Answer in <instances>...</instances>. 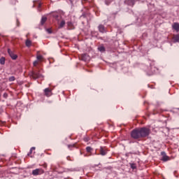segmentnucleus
Returning a JSON list of instances; mask_svg holds the SVG:
<instances>
[{
  "label": "nucleus",
  "mask_w": 179,
  "mask_h": 179,
  "mask_svg": "<svg viewBox=\"0 0 179 179\" xmlns=\"http://www.w3.org/2000/svg\"><path fill=\"white\" fill-rule=\"evenodd\" d=\"M150 134V129L142 127L140 129H134L131 132V136L133 139H141V138H146Z\"/></svg>",
  "instance_id": "nucleus-1"
},
{
  "label": "nucleus",
  "mask_w": 179,
  "mask_h": 179,
  "mask_svg": "<svg viewBox=\"0 0 179 179\" xmlns=\"http://www.w3.org/2000/svg\"><path fill=\"white\" fill-rule=\"evenodd\" d=\"M30 78L36 80V79H38V78L41 77V74H40V70H34L29 74Z\"/></svg>",
  "instance_id": "nucleus-2"
},
{
  "label": "nucleus",
  "mask_w": 179,
  "mask_h": 179,
  "mask_svg": "<svg viewBox=\"0 0 179 179\" xmlns=\"http://www.w3.org/2000/svg\"><path fill=\"white\" fill-rule=\"evenodd\" d=\"M41 174H44V170L42 169H36L32 171L33 176H40Z\"/></svg>",
  "instance_id": "nucleus-3"
},
{
  "label": "nucleus",
  "mask_w": 179,
  "mask_h": 179,
  "mask_svg": "<svg viewBox=\"0 0 179 179\" xmlns=\"http://www.w3.org/2000/svg\"><path fill=\"white\" fill-rule=\"evenodd\" d=\"M161 155L162 156L161 160H162V162H169V160H170V157H169V156H167L166 155L165 152H162Z\"/></svg>",
  "instance_id": "nucleus-4"
},
{
  "label": "nucleus",
  "mask_w": 179,
  "mask_h": 179,
  "mask_svg": "<svg viewBox=\"0 0 179 179\" xmlns=\"http://www.w3.org/2000/svg\"><path fill=\"white\" fill-rule=\"evenodd\" d=\"M8 52L12 59H16L17 58V55H15L10 49H8Z\"/></svg>",
  "instance_id": "nucleus-5"
},
{
  "label": "nucleus",
  "mask_w": 179,
  "mask_h": 179,
  "mask_svg": "<svg viewBox=\"0 0 179 179\" xmlns=\"http://www.w3.org/2000/svg\"><path fill=\"white\" fill-rule=\"evenodd\" d=\"M172 29H173V30H176V31H177V33H178V31H179V24L178 22L173 23V25H172Z\"/></svg>",
  "instance_id": "nucleus-6"
},
{
  "label": "nucleus",
  "mask_w": 179,
  "mask_h": 179,
  "mask_svg": "<svg viewBox=\"0 0 179 179\" xmlns=\"http://www.w3.org/2000/svg\"><path fill=\"white\" fill-rule=\"evenodd\" d=\"M44 92L45 96H47V97H50V96H51V90L50 88H45Z\"/></svg>",
  "instance_id": "nucleus-7"
},
{
  "label": "nucleus",
  "mask_w": 179,
  "mask_h": 179,
  "mask_svg": "<svg viewBox=\"0 0 179 179\" xmlns=\"http://www.w3.org/2000/svg\"><path fill=\"white\" fill-rule=\"evenodd\" d=\"M98 29H99V31L101 33H106V28L104 27V25L100 24V25L98 27Z\"/></svg>",
  "instance_id": "nucleus-8"
},
{
  "label": "nucleus",
  "mask_w": 179,
  "mask_h": 179,
  "mask_svg": "<svg viewBox=\"0 0 179 179\" xmlns=\"http://www.w3.org/2000/svg\"><path fill=\"white\" fill-rule=\"evenodd\" d=\"M81 59L82 61H85V62H86L89 59V55H87V54L82 55Z\"/></svg>",
  "instance_id": "nucleus-9"
},
{
  "label": "nucleus",
  "mask_w": 179,
  "mask_h": 179,
  "mask_svg": "<svg viewBox=\"0 0 179 179\" xmlns=\"http://www.w3.org/2000/svg\"><path fill=\"white\" fill-rule=\"evenodd\" d=\"M25 45L28 48L31 47V41H30V39H27L25 41Z\"/></svg>",
  "instance_id": "nucleus-10"
},
{
  "label": "nucleus",
  "mask_w": 179,
  "mask_h": 179,
  "mask_svg": "<svg viewBox=\"0 0 179 179\" xmlns=\"http://www.w3.org/2000/svg\"><path fill=\"white\" fill-rule=\"evenodd\" d=\"M100 154H101L102 156H106V155H107V152L103 148V147H101V149H100Z\"/></svg>",
  "instance_id": "nucleus-11"
},
{
  "label": "nucleus",
  "mask_w": 179,
  "mask_h": 179,
  "mask_svg": "<svg viewBox=\"0 0 179 179\" xmlns=\"http://www.w3.org/2000/svg\"><path fill=\"white\" fill-rule=\"evenodd\" d=\"M98 50L100 51V52H104L106 51V48H104L103 45H101L98 47Z\"/></svg>",
  "instance_id": "nucleus-12"
},
{
  "label": "nucleus",
  "mask_w": 179,
  "mask_h": 179,
  "mask_svg": "<svg viewBox=\"0 0 179 179\" xmlns=\"http://www.w3.org/2000/svg\"><path fill=\"white\" fill-rule=\"evenodd\" d=\"M36 59H37L38 61L41 62V61H43V59H44V57H43V55H37V56H36Z\"/></svg>",
  "instance_id": "nucleus-13"
},
{
  "label": "nucleus",
  "mask_w": 179,
  "mask_h": 179,
  "mask_svg": "<svg viewBox=\"0 0 179 179\" xmlns=\"http://www.w3.org/2000/svg\"><path fill=\"white\" fill-rule=\"evenodd\" d=\"M65 26V20H62L59 25V29H62Z\"/></svg>",
  "instance_id": "nucleus-14"
},
{
  "label": "nucleus",
  "mask_w": 179,
  "mask_h": 179,
  "mask_svg": "<svg viewBox=\"0 0 179 179\" xmlns=\"http://www.w3.org/2000/svg\"><path fill=\"white\" fill-rule=\"evenodd\" d=\"M47 22V17H42L41 20V24L43 25L44 23Z\"/></svg>",
  "instance_id": "nucleus-15"
},
{
  "label": "nucleus",
  "mask_w": 179,
  "mask_h": 179,
  "mask_svg": "<svg viewBox=\"0 0 179 179\" xmlns=\"http://www.w3.org/2000/svg\"><path fill=\"white\" fill-rule=\"evenodd\" d=\"M0 64L1 65H5V57L0 58Z\"/></svg>",
  "instance_id": "nucleus-16"
},
{
  "label": "nucleus",
  "mask_w": 179,
  "mask_h": 179,
  "mask_svg": "<svg viewBox=\"0 0 179 179\" xmlns=\"http://www.w3.org/2000/svg\"><path fill=\"white\" fill-rule=\"evenodd\" d=\"M15 79L16 78H15V76H11L8 78V80H9V82H14V80H15Z\"/></svg>",
  "instance_id": "nucleus-17"
},
{
  "label": "nucleus",
  "mask_w": 179,
  "mask_h": 179,
  "mask_svg": "<svg viewBox=\"0 0 179 179\" xmlns=\"http://www.w3.org/2000/svg\"><path fill=\"white\" fill-rule=\"evenodd\" d=\"M86 150H87V152H88V153H90V152H92V150H93V149L91 147H87Z\"/></svg>",
  "instance_id": "nucleus-18"
},
{
  "label": "nucleus",
  "mask_w": 179,
  "mask_h": 179,
  "mask_svg": "<svg viewBox=\"0 0 179 179\" xmlns=\"http://www.w3.org/2000/svg\"><path fill=\"white\" fill-rule=\"evenodd\" d=\"M111 2H113V1L111 0H105V3L106 5H110V3H111Z\"/></svg>",
  "instance_id": "nucleus-19"
},
{
  "label": "nucleus",
  "mask_w": 179,
  "mask_h": 179,
  "mask_svg": "<svg viewBox=\"0 0 179 179\" xmlns=\"http://www.w3.org/2000/svg\"><path fill=\"white\" fill-rule=\"evenodd\" d=\"M53 17H55V19L58 20V17H59V15H58V14H53Z\"/></svg>",
  "instance_id": "nucleus-20"
},
{
  "label": "nucleus",
  "mask_w": 179,
  "mask_h": 179,
  "mask_svg": "<svg viewBox=\"0 0 179 179\" xmlns=\"http://www.w3.org/2000/svg\"><path fill=\"white\" fill-rule=\"evenodd\" d=\"M34 66H37V65L38 64V61L36 60L34 62Z\"/></svg>",
  "instance_id": "nucleus-21"
},
{
  "label": "nucleus",
  "mask_w": 179,
  "mask_h": 179,
  "mask_svg": "<svg viewBox=\"0 0 179 179\" xmlns=\"http://www.w3.org/2000/svg\"><path fill=\"white\" fill-rule=\"evenodd\" d=\"M67 25L69 26V27H72L73 24H72L71 22H67Z\"/></svg>",
  "instance_id": "nucleus-22"
},
{
  "label": "nucleus",
  "mask_w": 179,
  "mask_h": 179,
  "mask_svg": "<svg viewBox=\"0 0 179 179\" xmlns=\"http://www.w3.org/2000/svg\"><path fill=\"white\" fill-rule=\"evenodd\" d=\"M46 30H47V31H48V33L49 34H51V33H52V31H51L50 29H46Z\"/></svg>",
  "instance_id": "nucleus-23"
},
{
  "label": "nucleus",
  "mask_w": 179,
  "mask_h": 179,
  "mask_svg": "<svg viewBox=\"0 0 179 179\" xmlns=\"http://www.w3.org/2000/svg\"><path fill=\"white\" fill-rule=\"evenodd\" d=\"M131 169H136V166H135V164H132L131 165Z\"/></svg>",
  "instance_id": "nucleus-24"
},
{
  "label": "nucleus",
  "mask_w": 179,
  "mask_h": 179,
  "mask_svg": "<svg viewBox=\"0 0 179 179\" xmlns=\"http://www.w3.org/2000/svg\"><path fill=\"white\" fill-rule=\"evenodd\" d=\"M36 150V148L32 147V148L30 149V153H32L33 150Z\"/></svg>",
  "instance_id": "nucleus-25"
},
{
  "label": "nucleus",
  "mask_w": 179,
  "mask_h": 179,
  "mask_svg": "<svg viewBox=\"0 0 179 179\" xmlns=\"http://www.w3.org/2000/svg\"><path fill=\"white\" fill-rule=\"evenodd\" d=\"M17 26H20V22H19V20H17Z\"/></svg>",
  "instance_id": "nucleus-26"
},
{
  "label": "nucleus",
  "mask_w": 179,
  "mask_h": 179,
  "mask_svg": "<svg viewBox=\"0 0 179 179\" xmlns=\"http://www.w3.org/2000/svg\"><path fill=\"white\" fill-rule=\"evenodd\" d=\"M3 97H5V98L6 99V97H8V94L4 93V94H3Z\"/></svg>",
  "instance_id": "nucleus-27"
},
{
  "label": "nucleus",
  "mask_w": 179,
  "mask_h": 179,
  "mask_svg": "<svg viewBox=\"0 0 179 179\" xmlns=\"http://www.w3.org/2000/svg\"><path fill=\"white\" fill-rule=\"evenodd\" d=\"M176 41H179V36H176Z\"/></svg>",
  "instance_id": "nucleus-28"
},
{
  "label": "nucleus",
  "mask_w": 179,
  "mask_h": 179,
  "mask_svg": "<svg viewBox=\"0 0 179 179\" xmlns=\"http://www.w3.org/2000/svg\"><path fill=\"white\" fill-rule=\"evenodd\" d=\"M72 146H73V145H69V148H72Z\"/></svg>",
  "instance_id": "nucleus-29"
},
{
  "label": "nucleus",
  "mask_w": 179,
  "mask_h": 179,
  "mask_svg": "<svg viewBox=\"0 0 179 179\" xmlns=\"http://www.w3.org/2000/svg\"><path fill=\"white\" fill-rule=\"evenodd\" d=\"M30 155H31V153H30V152H29V153H28V156H30Z\"/></svg>",
  "instance_id": "nucleus-30"
},
{
  "label": "nucleus",
  "mask_w": 179,
  "mask_h": 179,
  "mask_svg": "<svg viewBox=\"0 0 179 179\" xmlns=\"http://www.w3.org/2000/svg\"><path fill=\"white\" fill-rule=\"evenodd\" d=\"M177 110H179V108H178Z\"/></svg>",
  "instance_id": "nucleus-31"
},
{
  "label": "nucleus",
  "mask_w": 179,
  "mask_h": 179,
  "mask_svg": "<svg viewBox=\"0 0 179 179\" xmlns=\"http://www.w3.org/2000/svg\"><path fill=\"white\" fill-rule=\"evenodd\" d=\"M84 1H87V0H84Z\"/></svg>",
  "instance_id": "nucleus-32"
}]
</instances>
